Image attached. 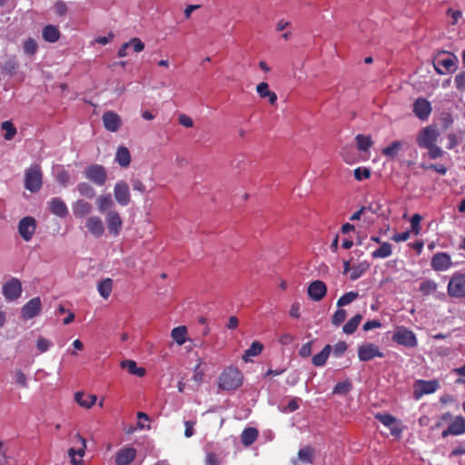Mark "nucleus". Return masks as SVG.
Masks as SVG:
<instances>
[{"label":"nucleus","mask_w":465,"mask_h":465,"mask_svg":"<svg viewBox=\"0 0 465 465\" xmlns=\"http://www.w3.org/2000/svg\"><path fill=\"white\" fill-rule=\"evenodd\" d=\"M440 132L435 124H430L421 128L417 136L416 143L421 149L428 150V157L435 160L443 156V150L437 145Z\"/></svg>","instance_id":"f257e3e1"},{"label":"nucleus","mask_w":465,"mask_h":465,"mask_svg":"<svg viewBox=\"0 0 465 465\" xmlns=\"http://www.w3.org/2000/svg\"><path fill=\"white\" fill-rule=\"evenodd\" d=\"M242 374L237 368L228 367L219 376L218 386L224 391H233L242 386Z\"/></svg>","instance_id":"f03ea898"},{"label":"nucleus","mask_w":465,"mask_h":465,"mask_svg":"<svg viewBox=\"0 0 465 465\" xmlns=\"http://www.w3.org/2000/svg\"><path fill=\"white\" fill-rule=\"evenodd\" d=\"M43 184V174L38 164L30 166L25 170V187L31 193H37Z\"/></svg>","instance_id":"7ed1b4c3"},{"label":"nucleus","mask_w":465,"mask_h":465,"mask_svg":"<svg viewBox=\"0 0 465 465\" xmlns=\"http://www.w3.org/2000/svg\"><path fill=\"white\" fill-rule=\"evenodd\" d=\"M392 341L406 348H415L418 345L416 334L404 326L396 329L392 335Z\"/></svg>","instance_id":"20e7f679"},{"label":"nucleus","mask_w":465,"mask_h":465,"mask_svg":"<svg viewBox=\"0 0 465 465\" xmlns=\"http://www.w3.org/2000/svg\"><path fill=\"white\" fill-rule=\"evenodd\" d=\"M449 296L454 298H465V273L455 272L447 287Z\"/></svg>","instance_id":"39448f33"},{"label":"nucleus","mask_w":465,"mask_h":465,"mask_svg":"<svg viewBox=\"0 0 465 465\" xmlns=\"http://www.w3.org/2000/svg\"><path fill=\"white\" fill-rule=\"evenodd\" d=\"M84 176L98 186L104 185L107 180L105 168L100 164H91L84 170Z\"/></svg>","instance_id":"423d86ee"},{"label":"nucleus","mask_w":465,"mask_h":465,"mask_svg":"<svg viewBox=\"0 0 465 465\" xmlns=\"http://www.w3.org/2000/svg\"><path fill=\"white\" fill-rule=\"evenodd\" d=\"M443 54H447L446 57L438 56L436 58V62L434 64L435 71L439 74H444L446 72L452 73L456 70V63L458 58L456 55L451 54L447 52H443Z\"/></svg>","instance_id":"0eeeda50"},{"label":"nucleus","mask_w":465,"mask_h":465,"mask_svg":"<svg viewBox=\"0 0 465 465\" xmlns=\"http://www.w3.org/2000/svg\"><path fill=\"white\" fill-rule=\"evenodd\" d=\"M3 295L8 302L17 300L22 294V284L17 278H12L3 285Z\"/></svg>","instance_id":"6e6552de"},{"label":"nucleus","mask_w":465,"mask_h":465,"mask_svg":"<svg viewBox=\"0 0 465 465\" xmlns=\"http://www.w3.org/2000/svg\"><path fill=\"white\" fill-rule=\"evenodd\" d=\"M439 388V382L433 381L418 380L414 383L413 395L415 399L419 400L425 394L435 392Z\"/></svg>","instance_id":"1a4fd4ad"},{"label":"nucleus","mask_w":465,"mask_h":465,"mask_svg":"<svg viewBox=\"0 0 465 465\" xmlns=\"http://www.w3.org/2000/svg\"><path fill=\"white\" fill-rule=\"evenodd\" d=\"M35 230L36 222L34 217L26 216L20 220L18 223V232L25 242H28L32 239Z\"/></svg>","instance_id":"9d476101"},{"label":"nucleus","mask_w":465,"mask_h":465,"mask_svg":"<svg viewBox=\"0 0 465 465\" xmlns=\"http://www.w3.org/2000/svg\"><path fill=\"white\" fill-rule=\"evenodd\" d=\"M358 357L361 361H369L374 358H383L384 354L374 343H365L358 348Z\"/></svg>","instance_id":"9b49d317"},{"label":"nucleus","mask_w":465,"mask_h":465,"mask_svg":"<svg viewBox=\"0 0 465 465\" xmlns=\"http://www.w3.org/2000/svg\"><path fill=\"white\" fill-rule=\"evenodd\" d=\"M74 440L75 447L70 448L68 450V455L71 458V462L74 465H82L83 460L81 459L76 460L75 455H78L80 458L84 457L86 449V440L79 433L75 435Z\"/></svg>","instance_id":"f8f14e48"},{"label":"nucleus","mask_w":465,"mask_h":465,"mask_svg":"<svg viewBox=\"0 0 465 465\" xmlns=\"http://www.w3.org/2000/svg\"><path fill=\"white\" fill-rule=\"evenodd\" d=\"M430 266L436 272L447 271L452 266L451 257L447 252H439L432 256Z\"/></svg>","instance_id":"ddd939ff"},{"label":"nucleus","mask_w":465,"mask_h":465,"mask_svg":"<svg viewBox=\"0 0 465 465\" xmlns=\"http://www.w3.org/2000/svg\"><path fill=\"white\" fill-rule=\"evenodd\" d=\"M114 195L115 201L121 206L128 205L131 201V193L127 183L124 181L117 182L114 188Z\"/></svg>","instance_id":"4468645a"},{"label":"nucleus","mask_w":465,"mask_h":465,"mask_svg":"<svg viewBox=\"0 0 465 465\" xmlns=\"http://www.w3.org/2000/svg\"><path fill=\"white\" fill-rule=\"evenodd\" d=\"M432 111L430 103L422 97L417 98L413 103V114L417 118L425 121L429 118Z\"/></svg>","instance_id":"2eb2a0df"},{"label":"nucleus","mask_w":465,"mask_h":465,"mask_svg":"<svg viewBox=\"0 0 465 465\" xmlns=\"http://www.w3.org/2000/svg\"><path fill=\"white\" fill-rule=\"evenodd\" d=\"M105 222L107 223L108 232L114 236L119 235L122 230L123 221L116 210H110L106 213Z\"/></svg>","instance_id":"dca6fc26"},{"label":"nucleus","mask_w":465,"mask_h":465,"mask_svg":"<svg viewBox=\"0 0 465 465\" xmlns=\"http://www.w3.org/2000/svg\"><path fill=\"white\" fill-rule=\"evenodd\" d=\"M42 303L39 297L29 300L21 310L22 317L26 320L33 319L41 312Z\"/></svg>","instance_id":"f3484780"},{"label":"nucleus","mask_w":465,"mask_h":465,"mask_svg":"<svg viewBox=\"0 0 465 465\" xmlns=\"http://www.w3.org/2000/svg\"><path fill=\"white\" fill-rule=\"evenodd\" d=\"M375 419L381 422L385 427L389 428L391 435L395 437H400L402 430L398 426H395L397 420L394 416L388 413H376L374 415Z\"/></svg>","instance_id":"a211bd4d"},{"label":"nucleus","mask_w":465,"mask_h":465,"mask_svg":"<svg viewBox=\"0 0 465 465\" xmlns=\"http://www.w3.org/2000/svg\"><path fill=\"white\" fill-rule=\"evenodd\" d=\"M465 433V418L462 416H457L450 422L449 427L444 430L441 433L443 438L449 435L458 436Z\"/></svg>","instance_id":"6ab92c4d"},{"label":"nucleus","mask_w":465,"mask_h":465,"mask_svg":"<svg viewBox=\"0 0 465 465\" xmlns=\"http://www.w3.org/2000/svg\"><path fill=\"white\" fill-rule=\"evenodd\" d=\"M307 292L312 301L319 302L326 295L327 286L322 281L316 280L310 283Z\"/></svg>","instance_id":"aec40b11"},{"label":"nucleus","mask_w":465,"mask_h":465,"mask_svg":"<svg viewBox=\"0 0 465 465\" xmlns=\"http://www.w3.org/2000/svg\"><path fill=\"white\" fill-rule=\"evenodd\" d=\"M103 123L104 128L112 133L118 131L122 124L121 117L114 112L107 111L103 114Z\"/></svg>","instance_id":"412c9836"},{"label":"nucleus","mask_w":465,"mask_h":465,"mask_svg":"<svg viewBox=\"0 0 465 465\" xmlns=\"http://www.w3.org/2000/svg\"><path fill=\"white\" fill-rule=\"evenodd\" d=\"M315 450L311 446H305L298 451L297 458L292 460V465L312 464Z\"/></svg>","instance_id":"4be33fe9"},{"label":"nucleus","mask_w":465,"mask_h":465,"mask_svg":"<svg viewBox=\"0 0 465 465\" xmlns=\"http://www.w3.org/2000/svg\"><path fill=\"white\" fill-rule=\"evenodd\" d=\"M88 232L96 238L101 237L104 232L103 221L98 216H90L85 223Z\"/></svg>","instance_id":"5701e85b"},{"label":"nucleus","mask_w":465,"mask_h":465,"mask_svg":"<svg viewBox=\"0 0 465 465\" xmlns=\"http://www.w3.org/2000/svg\"><path fill=\"white\" fill-rule=\"evenodd\" d=\"M136 457V450L133 447H125L121 449L115 457V463L117 465H129Z\"/></svg>","instance_id":"b1692460"},{"label":"nucleus","mask_w":465,"mask_h":465,"mask_svg":"<svg viewBox=\"0 0 465 465\" xmlns=\"http://www.w3.org/2000/svg\"><path fill=\"white\" fill-rule=\"evenodd\" d=\"M49 210L53 214L61 218L68 214L66 204L58 197H54L49 202Z\"/></svg>","instance_id":"393cba45"},{"label":"nucleus","mask_w":465,"mask_h":465,"mask_svg":"<svg viewBox=\"0 0 465 465\" xmlns=\"http://www.w3.org/2000/svg\"><path fill=\"white\" fill-rule=\"evenodd\" d=\"M42 36L48 43H56L61 36V32L56 25H47L42 30Z\"/></svg>","instance_id":"a878e982"},{"label":"nucleus","mask_w":465,"mask_h":465,"mask_svg":"<svg viewBox=\"0 0 465 465\" xmlns=\"http://www.w3.org/2000/svg\"><path fill=\"white\" fill-rule=\"evenodd\" d=\"M256 92L261 98H267L272 105L277 102V94L269 89V84L265 82H262L256 86Z\"/></svg>","instance_id":"bb28decb"},{"label":"nucleus","mask_w":465,"mask_h":465,"mask_svg":"<svg viewBox=\"0 0 465 465\" xmlns=\"http://www.w3.org/2000/svg\"><path fill=\"white\" fill-rule=\"evenodd\" d=\"M92 205L84 200H77L73 205V213L75 217L83 218L92 212Z\"/></svg>","instance_id":"cd10ccee"},{"label":"nucleus","mask_w":465,"mask_h":465,"mask_svg":"<svg viewBox=\"0 0 465 465\" xmlns=\"http://www.w3.org/2000/svg\"><path fill=\"white\" fill-rule=\"evenodd\" d=\"M95 203L101 213H104L106 211L109 212L114 205L112 196L109 193L99 195L96 198Z\"/></svg>","instance_id":"c85d7f7f"},{"label":"nucleus","mask_w":465,"mask_h":465,"mask_svg":"<svg viewBox=\"0 0 465 465\" xmlns=\"http://www.w3.org/2000/svg\"><path fill=\"white\" fill-rule=\"evenodd\" d=\"M75 401L84 408L90 409L96 401V396L94 394H84L78 391L74 394Z\"/></svg>","instance_id":"c756f323"},{"label":"nucleus","mask_w":465,"mask_h":465,"mask_svg":"<svg viewBox=\"0 0 465 465\" xmlns=\"http://www.w3.org/2000/svg\"><path fill=\"white\" fill-rule=\"evenodd\" d=\"M258 434L257 429L253 427L246 428L241 434V441L246 447L251 446L257 440Z\"/></svg>","instance_id":"7c9ffc66"},{"label":"nucleus","mask_w":465,"mask_h":465,"mask_svg":"<svg viewBox=\"0 0 465 465\" xmlns=\"http://www.w3.org/2000/svg\"><path fill=\"white\" fill-rule=\"evenodd\" d=\"M115 161L121 167H128L131 163V154L127 147H118L115 154Z\"/></svg>","instance_id":"2f4dec72"},{"label":"nucleus","mask_w":465,"mask_h":465,"mask_svg":"<svg viewBox=\"0 0 465 465\" xmlns=\"http://www.w3.org/2000/svg\"><path fill=\"white\" fill-rule=\"evenodd\" d=\"M123 369L128 371L130 374L136 375L138 377H143L145 375V369L138 367L136 362L132 360H125L120 363Z\"/></svg>","instance_id":"473e14b6"},{"label":"nucleus","mask_w":465,"mask_h":465,"mask_svg":"<svg viewBox=\"0 0 465 465\" xmlns=\"http://www.w3.org/2000/svg\"><path fill=\"white\" fill-rule=\"evenodd\" d=\"M331 351V345L330 344L325 345L323 347V349L319 353H317L316 355H314L312 357V364L316 367L323 366L329 358Z\"/></svg>","instance_id":"72a5a7b5"},{"label":"nucleus","mask_w":465,"mask_h":465,"mask_svg":"<svg viewBox=\"0 0 465 465\" xmlns=\"http://www.w3.org/2000/svg\"><path fill=\"white\" fill-rule=\"evenodd\" d=\"M356 147L361 152H368L373 145L371 135L357 134L355 136Z\"/></svg>","instance_id":"f704fd0d"},{"label":"nucleus","mask_w":465,"mask_h":465,"mask_svg":"<svg viewBox=\"0 0 465 465\" xmlns=\"http://www.w3.org/2000/svg\"><path fill=\"white\" fill-rule=\"evenodd\" d=\"M392 253V246L387 242H383L380 248L371 252L373 259H384Z\"/></svg>","instance_id":"c9c22d12"},{"label":"nucleus","mask_w":465,"mask_h":465,"mask_svg":"<svg viewBox=\"0 0 465 465\" xmlns=\"http://www.w3.org/2000/svg\"><path fill=\"white\" fill-rule=\"evenodd\" d=\"M262 350H263V345L260 341H254L251 344L250 348L244 351V354L242 355V360L244 361H248L250 357H254V356L260 355L262 353Z\"/></svg>","instance_id":"e433bc0d"},{"label":"nucleus","mask_w":465,"mask_h":465,"mask_svg":"<svg viewBox=\"0 0 465 465\" xmlns=\"http://www.w3.org/2000/svg\"><path fill=\"white\" fill-rule=\"evenodd\" d=\"M402 145L403 143L401 141H394L389 146L383 148L381 153L386 157L394 158L401 150Z\"/></svg>","instance_id":"4c0bfd02"},{"label":"nucleus","mask_w":465,"mask_h":465,"mask_svg":"<svg viewBox=\"0 0 465 465\" xmlns=\"http://www.w3.org/2000/svg\"><path fill=\"white\" fill-rule=\"evenodd\" d=\"M361 320H362V316L360 313L354 315L343 325V328H342L343 332L346 334L354 333L355 331L357 330L360 322H361Z\"/></svg>","instance_id":"58836bf2"},{"label":"nucleus","mask_w":465,"mask_h":465,"mask_svg":"<svg viewBox=\"0 0 465 465\" xmlns=\"http://www.w3.org/2000/svg\"><path fill=\"white\" fill-rule=\"evenodd\" d=\"M112 289L113 280L110 278L101 281L97 285L98 292L104 299H107L110 296Z\"/></svg>","instance_id":"ea45409f"},{"label":"nucleus","mask_w":465,"mask_h":465,"mask_svg":"<svg viewBox=\"0 0 465 465\" xmlns=\"http://www.w3.org/2000/svg\"><path fill=\"white\" fill-rule=\"evenodd\" d=\"M171 334L177 344L183 345L186 341L187 329L185 326L175 327Z\"/></svg>","instance_id":"a19ab883"},{"label":"nucleus","mask_w":465,"mask_h":465,"mask_svg":"<svg viewBox=\"0 0 465 465\" xmlns=\"http://www.w3.org/2000/svg\"><path fill=\"white\" fill-rule=\"evenodd\" d=\"M370 268V264L367 262H361L351 268L350 279L355 281L361 278Z\"/></svg>","instance_id":"79ce46f5"},{"label":"nucleus","mask_w":465,"mask_h":465,"mask_svg":"<svg viewBox=\"0 0 465 465\" xmlns=\"http://www.w3.org/2000/svg\"><path fill=\"white\" fill-rule=\"evenodd\" d=\"M359 297V292H349L341 296L337 301L338 307H343L345 305L350 304L354 302Z\"/></svg>","instance_id":"37998d69"},{"label":"nucleus","mask_w":465,"mask_h":465,"mask_svg":"<svg viewBox=\"0 0 465 465\" xmlns=\"http://www.w3.org/2000/svg\"><path fill=\"white\" fill-rule=\"evenodd\" d=\"M77 190L82 196H84V197H87L90 199L94 198L95 195L94 189L88 183L84 182V183H78Z\"/></svg>","instance_id":"c03bdc74"},{"label":"nucleus","mask_w":465,"mask_h":465,"mask_svg":"<svg viewBox=\"0 0 465 465\" xmlns=\"http://www.w3.org/2000/svg\"><path fill=\"white\" fill-rule=\"evenodd\" d=\"M419 290L423 295H430L436 292L437 283L431 280L424 281L420 283Z\"/></svg>","instance_id":"a18cd8bd"},{"label":"nucleus","mask_w":465,"mask_h":465,"mask_svg":"<svg viewBox=\"0 0 465 465\" xmlns=\"http://www.w3.org/2000/svg\"><path fill=\"white\" fill-rule=\"evenodd\" d=\"M1 128L5 131V134L4 135L5 139L9 141L14 138V136L16 134V128L10 121H5L1 124Z\"/></svg>","instance_id":"49530a36"},{"label":"nucleus","mask_w":465,"mask_h":465,"mask_svg":"<svg viewBox=\"0 0 465 465\" xmlns=\"http://www.w3.org/2000/svg\"><path fill=\"white\" fill-rule=\"evenodd\" d=\"M17 68L18 64L15 58H11L5 61L2 66L3 72L10 76L14 75L16 73Z\"/></svg>","instance_id":"de8ad7c7"},{"label":"nucleus","mask_w":465,"mask_h":465,"mask_svg":"<svg viewBox=\"0 0 465 465\" xmlns=\"http://www.w3.org/2000/svg\"><path fill=\"white\" fill-rule=\"evenodd\" d=\"M347 312L346 310L339 307V309L333 313L331 317V323L334 326H340L346 319Z\"/></svg>","instance_id":"09e8293b"},{"label":"nucleus","mask_w":465,"mask_h":465,"mask_svg":"<svg viewBox=\"0 0 465 465\" xmlns=\"http://www.w3.org/2000/svg\"><path fill=\"white\" fill-rule=\"evenodd\" d=\"M24 52L27 54L33 55L37 52L38 45L33 38H27L23 45Z\"/></svg>","instance_id":"8fccbe9b"},{"label":"nucleus","mask_w":465,"mask_h":465,"mask_svg":"<svg viewBox=\"0 0 465 465\" xmlns=\"http://www.w3.org/2000/svg\"><path fill=\"white\" fill-rule=\"evenodd\" d=\"M351 389V382L349 381H340L338 382L333 390H332V393L333 394H346L348 393Z\"/></svg>","instance_id":"3c124183"},{"label":"nucleus","mask_w":465,"mask_h":465,"mask_svg":"<svg viewBox=\"0 0 465 465\" xmlns=\"http://www.w3.org/2000/svg\"><path fill=\"white\" fill-rule=\"evenodd\" d=\"M422 217L419 213H415L412 215L411 219V229L414 234L418 235L420 231V223Z\"/></svg>","instance_id":"603ef678"},{"label":"nucleus","mask_w":465,"mask_h":465,"mask_svg":"<svg viewBox=\"0 0 465 465\" xmlns=\"http://www.w3.org/2000/svg\"><path fill=\"white\" fill-rule=\"evenodd\" d=\"M370 176H371V171L368 168L358 167L354 170V178L357 181L368 179V178H370Z\"/></svg>","instance_id":"864d4df0"},{"label":"nucleus","mask_w":465,"mask_h":465,"mask_svg":"<svg viewBox=\"0 0 465 465\" xmlns=\"http://www.w3.org/2000/svg\"><path fill=\"white\" fill-rule=\"evenodd\" d=\"M455 87L458 90L464 91L465 90V71L460 72L454 79Z\"/></svg>","instance_id":"5fc2aeb1"},{"label":"nucleus","mask_w":465,"mask_h":465,"mask_svg":"<svg viewBox=\"0 0 465 465\" xmlns=\"http://www.w3.org/2000/svg\"><path fill=\"white\" fill-rule=\"evenodd\" d=\"M127 43L130 44L135 53H140L144 49V44L140 38L134 37Z\"/></svg>","instance_id":"6e6d98bb"},{"label":"nucleus","mask_w":465,"mask_h":465,"mask_svg":"<svg viewBox=\"0 0 465 465\" xmlns=\"http://www.w3.org/2000/svg\"><path fill=\"white\" fill-rule=\"evenodd\" d=\"M348 346L345 341H339L333 347V354L335 357H341L347 350Z\"/></svg>","instance_id":"4d7b16f0"},{"label":"nucleus","mask_w":465,"mask_h":465,"mask_svg":"<svg viewBox=\"0 0 465 465\" xmlns=\"http://www.w3.org/2000/svg\"><path fill=\"white\" fill-rule=\"evenodd\" d=\"M50 346H51L50 341H48L47 339H45L44 337L38 338V340L36 341V347L39 350V351L45 352V351H48Z\"/></svg>","instance_id":"13d9d810"},{"label":"nucleus","mask_w":465,"mask_h":465,"mask_svg":"<svg viewBox=\"0 0 465 465\" xmlns=\"http://www.w3.org/2000/svg\"><path fill=\"white\" fill-rule=\"evenodd\" d=\"M54 11L58 15L64 16L67 13L66 3H64V1H57L54 4Z\"/></svg>","instance_id":"bf43d9fd"},{"label":"nucleus","mask_w":465,"mask_h":465,"mask_svg":"<svg viewBox=\"0 0 465 465\" xmlns=\"http://www.w3.org/2000/svg\"><path fill=\"white\" fill-rule=\"evenodd\" d=\"M312 341H308L304 343L299 351V355L302 358H307L312 354Z\"/></svg>","instance_id":"052dcab7"},{"label":"nucleus","mask_w":465,"mask_h":465,"mask_svg":"<svg viewBox=\"0 0 465 465\" xmlns=\"http://www.w3.org/2000/svg\"><path fill=\"white\" fill-rule=\"evenodd\" d=\"M201 364H202V361L199 360L198 364L194 368V373L193 376V381H196L197 383H201L203 381V379L204 376L203 371L202 370H200Z\"/></svg>","instance_id":"680f3d73"},{"label":"nucleus","mask_w":465,"mask_h":465,"mask_svg":"<svg viewBox=\"0 0 465 465\" xmlns=\"http://www.w3.org/2000/svg\"><path fill=\"white\" fill-rule=\"evenodd\" d=\"M205 464L206 465H219L220 460L216 453L208 452L205 456Z\"/></svg>","instance_id":"e2e57ef3"},{"label":"nucleus","mask_w":465,"mask_h":465,"mask_svg":"<svg viewBox=\"0 0 465 465\" xmlns=\"http://www.w3.org/2000/svg\"><path fill=\"white\" fill-rule=\"evenodd\" d=\"M452 415L450 412L443 413L441 416H440L439 420L436 421V423L431 427L432 430H438L442 427L443 422L450 420Z\"/></svg>","instance_id":"0e129e2a"},{"label":"nucleus","mask_w":465,"mask_h":465,"mask_svg":"<svg viewBox=\"0 0 465 465\" xmlns=\"http://www.w3.org/2000/svg\"><path fill=\"white\" fill-rule=\"evenodd\" d=\"M15 381L22 387L25 388L27 387V379H26V376L25 375V373L20 371V370H17L15 371Z\"/></svg>","instance_id":"69168bd1"},{"label":"nucleus","mask_w":465,"mask_h":465,"mask_svg":"<svg viewBox=\"0 0 465 465\" xmlns=\"http://www.w3.org/2000/svg\"><path fill=\"white\" fill-rule=\"evenodd\" d=\"M178 122L181 125L187 127V128H191L193 126V119L186 114H181L178 118Z\"/></svg>","instance_id":"338daca9"},{"label":"nucleus","mask_w":465,"mask_h":465,"mask_svg":"<svg viewBox=\"0 0 465 465\" xmlns=\"http://www.w3.org/2000/svg\"><path fill=\"white\" fill-rule=\"evenodd\" d=\"M194 425H195V421H191V420L184 421V427H185L184 436L186 438H190L194 434V428H193Z\"/></svg>","instance_id":"774afa93"}]
</instances>
